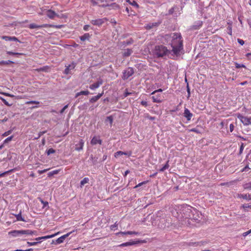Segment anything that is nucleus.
I'll return each mask as SVG.
<instances>
[{
	"mask_svg": "<svg viewBox=\"0 0 251 251\" xmlns=\"http://www.w3.org/2000/svg\"><path fill=\"white\" fill-rule=\"evenodd\" d=\"M40 103V102L36 100H31V101H28L25 102V104H39Z\"/></svg>",
	"mask_w": 251,
	"mask_h": 251,
	"instance_id": "41",
	"label": "nucleus"
},
{
	"mask_svg": "<svg viewBox=\"0 0 251 251\" xmlns=\"http://www.w3.org/2000/svg\"><path fill=\"white\" fill-rule=\"evenodd\" d=\"M152 101L154 102L160 103L162 101L161 95L158 94L151 97Z\"/></svg>",
	"mask_w": 251,
	"mask_h": 251,
	"instance_id": "21",
	"label": "nucleus"
},
{
	"mask_svg": "<svg viewBox=\"0 0 251 251\" xmlns=\"http://www.w3.org/2000/svg\"><path fill=\"white\" fill-rule=\"evenodd\" d=\"M133 52V50L130 49H127L125 50L123 52V56L124 57H128Z\"/></svg>",
	"mask_w": 251,
	"mask_h": 251,
	"instance_id": "20",
	"label": "nucleus"
},
{
	"mask_svg": "<svg viewBox=\"0 0 251 251\" xmlns=\"http://www.w3.org/2000/svg\"><path fill=\"white\" fill-rule=\"evenodd\" d=\"M106 19H98L96 20H93L91 21V23L95 25L100 26L104 23L106 21Z\"/></svg>",
	"mask_w": 251,
	"mask_h": 251,
	"instance_id": "10",
	"label": "nucleus"
},
{
	"mask_svg": "<svg viewBox=\"0 0 251 251\" xmlns=\"http://www.w3.org/2000/svg\"><path fill=\"white\" fill-rule=\"evenodd\" d=\"M11 133V130H8L6 132H5L3 134L2 136L4 137L7 136L9 135Z\"/></svg>",
	"mask_w": 251,
	"mask_h": 251,
	"instance_id": "58",
	"label": "nucleus"
},
{
	"mask_svg": "<svg viewBox=\"0 0 251 251\" xmlns=\"http://www.w3.org/2000/svg\"><path fill=\"white\" fill-rule=\"evenodd\" d=\"M46 239H48L47 235L36 238L35 239V240L37 241H40L41 240H46Z\"/></svg>",
	"mask_w": 251,
	"mask_h": 251,
	"instance_id": "45",
	"label": "nucleus"
},
{
	"mask_svg": "<svg viewBox=\"0 0 251 251\" xmlns=\"http://www.w3.org/2000/svg\"><path fill=\"white\" fill-rule=\"evenodd\" d=\"M60 233H61V232L59 231V232H56V233H55L54 234H53L47 235V238L49 239V238H53V237H55V236L59 234Z\"/></svg>",
	"mask_w": 251,
	"mask_h": 251,
	"instance_id": "46",
	"label": "nucleus"
},
{
	"mask_svg": "<svg viewBox=\"0 0 251 251\" xmlns=\"http://www.w3.org/2000/svg\"><path fill=\"white\" fill-rule=\"evenodd\" d=\"M68 107V105H66L60 111V114H62L66 109H67Z\"/></svg>",
	"mask_w": 251,
	"mask_h": 251,
	"instance_id": "61",
	"label": "nucleus"
},
{
	"mask_svg": "<svg viewBox=\"0 0 251 251\" xmlns=\"http://www.w3.org/2000/svg\"><path fill=\"white\" fill-rule=\"evenodd\" d=\"M0 99L2 101V102L6 105L9 106V104L8 102L3 98L0 97Z\"/></svg>",
	"mask_w": 251,
	"mask_h": 251,
	"instance_id": "55",
	"label": "nucleus"
},
{
	"mask_svg": "<svg viewBox=\"0 0 251 251\" xmlns=\"http://www.w3.org/2000/svg\"><path fill=\"white\" fill-rule=\"evenodd\" d=\"M169 167V161L164 165V166L159 170V172H163L165 170L168 169Z\"/></svg>",
	"mask_w": 251,
	"mask_h": 251,
	"instance_id": "31",
	"label": "nucleus"
},
{
	"mask_svg": "<svg viewBox=\"0 0 251 251\" xmlns=\"http://www.w3.org/2000/svg\"><path fill=\"white\" fill-rule=\"evenodd\" d=\"M237 198H242L245 200H251V195L250 194H237Z\"/></svg>",
	"mask_w": 251,
	"mask_h": 251,
	"instance_id": "19",
	"label": "nucleus"
},
{
	"mask_svg": "<svg viewBox=\"0 0 251 251\" xmlns=\"http://www.w3.org/2000/svg\"><path fill=\"white\" fill-rule=\"evenodd\" d=\"M6 53L9 55H22L23 53H19V52H14L12 51H8L6 52Z\"/></svg>",
	"mask_w": 251,
	"mask_h": 251,
	"instance_id": "47",
	"label": "nucleus"
},
{
	"mask_svg": "<svg viewBox=\"0 0 251 251\" xmlns=\"http://www.w3.org/2000/svg\"><path fill=\"white\" fill-rule=\"evenodd\" d=\"M55 152V151L52 148L49 149V150L46 151V153L48 154V155H49L50 154H52Z\"/></svg>",
	"mask_w": 251,
	"mask_h": 251,
	"instance_id": "39",
	"label": "nucleus"
},
{
	"mask_svg": "<svg viewBox=\"0 0 251 251\" xmlns=\"http://www.w3.org/2000/svg\"><path fill=\"white\" fill-rule=\"evenodd\" d=\"M250 169V168L249 167L248 165H247L241 170V171L242 172H246V171H248Z\"/></svg>",
	"mask_w": 251,
	"mask_h": 251,
	"instance_id": "60",
	"label": "nucleus"
},
{
	"mask_svg": "<svg viewBox=\"0 0 251 251\" xmlns=\"http://www.w3.org/2000/svg\"><path fill=\"white\" fill-rule=\"evenodd\" d=\"M123 154L126 155L127 153L125 152H123L122 151H118L115 153V157H118L119 155H123Z\"/></svg>",
	"mask_w": 251,
	"mask_h": 251,
	"instance_id": "38",
	"label": "nucleus"
},
{
	"mask_svg": "<svg viewBox=\"0 0 251 251\" xmlns=\"http://www.w3.org/2000/svg\"><path fill=\"white\" fill-rule=\"evenodd\" d=\"M13 138V136L12 135L10 137H7L5 140L3 141V144L7 143L11 141Z\"/></svg>",
	"mask_w": 251,
	"mask_h": 251,
	"instance_id": "44",
	"label": "nucleus"
},
{
	"mask_svg": "<svg viewBox=\"0 0 251 251\" xmlns=\"http://www.w3.org/2000/svg\"><path fill=\"white\" fill-rule=\"evenodd\" d=\"M11 63L13 64L14 63V62L10 60L0 61V65H9Z\"/></svg>",
	"mask_w": 251,
	"mask_h": 251,
	"instance_id": "36",
	"label": "nucleus"
},
{
	"mask_svg": "<svg viewBox=\"0 0 251 251\" xmlns=\"http://www.w3.org/2000/svg\"><path fill=\"white\" fill-rule=\"evenodd\" d=\"M46 24H43L41 25H37L35 24H30L28 25V27L30 29H34V28H42V27H46Z\"/></svg>",
	"mask_w": 251,
	"mask_h": 251,
	"instance_id": "18",
	"label": "nucleus"
},
{
	"mask_svg": "<svg viewBox=\"0 0 251 251\" xmlns=\"http://www.w3.org/2000/svg\"><path fill=\"white\" fill-rule=\"evenodd\" d=\"M103 94V92L101 93H99L98 95L93 97L92 98L90 99V102L91 103H94L97 101L100 97H102Z\"/></svg>",
	"mask_w": 251,
	"mask_h": 251,
	"instance_id": "22",
	"label": "nucleus"
},
{
	"mask_svg": "<svg viewBox=\"0 0 251 251\" xmlns=\"http://www.w3.org/2000/svg\"><path fill=\"white\" fill-rule=\"evenodd\" d=\"M46 15L50 19H53L55 17H59V15L54 11L49 9L46 12Z\"/></svg>",
	"mask_w": 251,
	"mask_h": 251,
	"instance_id": "9",
	"label": "nucleus"
},
{
	"mask_svg": "<svg viewBox=\"0 0 251 251\" xmlns=\"http://www.w3.org/2000/svg\"><path fill=\"white\" fill-rule=\"evenodd\" d=\"M134 73V70L132 68H128L123 72V75L122 76L123 79L124 80L127 79L128 77L132 76Z\"/></svg>",
	"mask_w": 251,
	"mask_h": 251,
	"instance_id": "6",
	"label": "nucleus"
},
{
	"mask_svg": "<svg viewBox=\"0 0 251 251\" xmlns=\"http://www.w3.org/2000/svg\"><path fill=\"white\" fill-rule=\"evenodd\" d=\"M170 53V51L163 45L156 46L155 47L154 53L158 57H163Z\"/></svg>",
	"mask_w": 251,
	"mask_h": 251,
	"instance_id": "3",
	"label": "nucleus"
},
{
	"mask_svg": "<svg viewBox=\"0 0 251 251\" xmlns=\"http://www.w3.org/2000/svg\"><path fill=\"white\" fill-rule=\"evenodd\" d=\"M1 38L6 41H11V36H2Z\"/></svg>",
	"mask_w": 251,
	"mask_h": 251,
	"instance_id": "50",
	"label": "nucleus"
},
{
	"mask_svg": "<svg viewBox=\"0 0 251 251\" xmlns=\"http://www.w3.org/2000/svg\"><path fill=\"white\" fill-rule=\"evenodd\" d=\"M47 132V130L40 131L38 133V137H35L34 139H38L42 135H43L44 134L46 133Z\"/></svg>",
	"mask_w": 251,
	"mask_h": 251,
	"instance_id": "48",
	"label": "nucleus"
},
{
	"mask_svg": "<svg viewBox=\"0 0 251 251\" xmlns=\"http://www.w3.org/2000/svg\"><path fill=\"white\" fill-rule=\"evenodd\" d=\"M202 22L199 21V25H198V26L197 27L196 25H194L193 26V28L194 29H198L200 27L202 26Z\"/></svg>",
	"mask_w": 251,
	"mask_h": 251,
	"instance_id": "53",
	"label": "nucleus"
},
{
	"mask_svg": "<svg viewBox=\"0 0 251 251\" xmlns=\"http://www.w3.org/2000/svg\"><path fill=\"white\" fill-rule=\"evenodd\" d=\"M184 116L187 118L188 121H190L193 116V114L188 109L185 108L184 112Z\"/></svg>",
	"mask_w": 251,
	"mask_h": 251,
	"instance_id": "17",
	"label": "nucleus"
},
{
	"mask_svg": "<svg viewBox=\"0 0 251 251\" xmlns=\"http://www.w3.org/2000/svg\"><path fill=\"white\" fill-rule=\"evenodd\" d=\"M237 41L241 45H243L244 44V41L242 39L238 38L237 39Z\"/></svg>",
	"mask_w": 251,
	"mask_h": 251,
	"instance_id": "63",
	"label": "nucleus"
},
{
	"mask_svg": "<svg viewBox=\"0 0 251 251\" xmlns=\"http://www.w3.org/2000/svg\"><path fill=\"white\" fill-rule=\"evenodd\" d=\"M235 67L236 68H245V66L243 64H238L237 63H235Z\"/></svg>",
	"mask_w": 251,
	"mask_h": 251,
	"instance_id": "49",
	"label": "nucleus"
},
{
	"mask_svg": "<svg viewBox=\"0 0 251 251\" xmlns=\"http://www.w3.org/2000/svg\"><path fill=\"white\" fill-rule=\"evenodd\" d=\"M74 231L70 232H69V233H67V234H65L64 235L61 236V237H60L59 238H58V239H56V242L57 243H59V244L63 243L64 240L68 237H69V236Z\"/></svg>",
	"mask_w": 251,
	"mask_h": 251,
	"instance_id": "12",
	"label": "nucleus"
},
{
	"mask_svg": "<svg viewBox=\"0 0 251 251\" xmlns=\"http://www.w3.org/2000/svg\"><path fill=\"white\" fill-rule=\"evenodd\" d=\"M236 181V180H232V181H229V182L221 183L220 184V186H230V185H233Z\"/></svg>",
	"mask_w": 251,
	"mask_h": 251,
	"instance_id": "26",
	"label": "nucleus"
},
{
	"mask_svg": "<svg viewBox=\"0 0 251 251\" xmlns=\"http://www.w3.org/2000/svg\"><path fill=\"white\" fill-rule=\"evenodd\" d=\"M125 0L126 1V2H128L130 5H131L137 8H139V4L135 0H133L132 1H131L130 0Z\"/></svg>",
	"mask_w": 251,
	"mask_h": 251,
	"instance_id": "28",
	"label": "nucleus"
},
{
	"mask_svg": "<svg viewBox=\"0 0 251 251\" xmlns=\"http://www.w3.org/2000/svg\"><path fill=\"white\" fill-rule=\"evenodd\" d=\"M135 93V92H128L127 91V89H126V90H125V92L124 94V98H126V97H127L129 95H132L133 94H134Z\"/></svg>",
	"mask_w": 251,
	"mask_h": 251,
	"instance_id": "40",
	"label": "nucleus"
},
{
	"mask_svg": "<svg viewBox=\"0 0 251 251\" xmlns=\"http://www.w3.org/2000/svg\"><path fill=\"white\" fill-rule=\"evenodd\" d=\"M59 173V170H54L52 172H50L49 174H48V176H52L54 175H56V174H57L58 173Z\"/></svg>",
	"mask_w": 251,
	"mask_h": 251,
	"instance_id": "42",
	"label": "nucleus"
},
{
	"mask_svg": "<svg viewBox=\"0 0 251 251\" xmlns=\"http://www.w3.org/2000/svg\"><path fill=\"white\" fill-rule=\"evenodd\" d=\"M159 24H160V23H150L149 24H148L146 25V28L147 29H151L154 27L158 26Z\"/></svg>",
	"mask_w": 251,
	"mask_h": 251,
	"instance_id": "24",
	"label": "nucleus"
},
{
	"mask_svg": "<svg viewBox=\"0 0 251 251\" xmlns=\"http://www.w3.org/2000/svg\"><path fill=\"white\" fill-rule=\"evenodd\" d=\"M227 29L228 30V33L231 35H232V28H231V26H229L228 27H227Z\"/></svg>",
	"mask_w": 251,
	"mask_h": 251,
	"instance_id": "64",
	"label": "nucleus"
},
{
	"mask_svg": "<svg viewBox=\"0 0 251 251\" xmlns=\"http://www.w3.org/2000/svg\"><path fill=\"white\" fill-rule=\"evenodd\" d=\"M190 246H201V242H190L189 243V244Z\"/></svg>",
	"mask_w": 251,
	"mask_h": 251,
	"instance_id": "43",
	"label": "nucleus"
},
{
	"mask_svg": "<svg viewBox=\"0 0 251 251\" xmlns=\"http://www.w3.org/2000/svg\"><path fill=\"white\" fill-rule=\"evenodd\" d=\"M33 233L32 230H13L9 232L8 234L13 237L20 236L24 234L25 235H32Z\"/></svg>",
	"mask_w": 251,
	"mask_h": 251,
	"instance_id": "4",
	"label": "nucleus"
},
{
	"mask_svg": "<svg viewBox=\"0 0 251 251\" xmlns=\"http://www.w3.org/2000/svg\"><path fill=\"white\" fill-rule=\"evenodd\" d=\"M103 83V81L102 79H100L97 82L92 84L89 87V88L92 90H94L95 89L98 88Z\"/></svg>",
	"mask_w": 251,
	"mask_h": 251,
	"instance_id": "14",
	"label": "nucleus"
},
{
	"mask_svg": "<svg viewBox=\"0 0 251 251\" xmlns=\"http://www.w3.org/2000/svg\"><path fill=\"white\" fill-rule=\"evenodd\" d=\"M163 90L162 89H159L152 92L151 94L153 95L155 94L156 92H161Z\"/></svg>",
	"mask_w": 251,
	"mask_h": 251,
	"instance_id": "62",
	"label": "nucleus"
},
{
	"mask_svg": "<svg viewBox=\"0 0 251 251\" xmlns=\"http://www.w3.org/2000/svg\"><path fill=\"white\" fill-rule=\"evenodd\" d=\"M90 92L88 91H82L79 92L75 94V98H77L78 96H80L81 95H88L89 94Z\"/></svg>",
	"mask_w": 251,
	"mask_h": 251,
	"instance_id": "25",
	"label": "nucleus"
},
{
	"mask_svg": "<svg viewBox=\"0 0 251 251\" xmlns=\"http://www.w3.org/2000/svg\"><path fill=\"white\" fill-rule=\"evenodd\" d=\"M11 41H16V42H21L18 39L15 37V36H13V37H11Z\"/></svg>",
	"mask_w": 251,
	"mask_h": 251,
	"instance_id": "59",
	"label": "nucleus"
},
{
	"mask_svg": "<svg viewBox=\"0 0 251 251\" xmlns=\"http://www.w3.org/2000/svg\"><path fill=\"white\" fill-rule=\"evenodd\" d=\"M102 144V140L100 138V137L94 136L91 141V144L92 145H95L96 144L101 145Z\"/></svg>",
	"mask_w": 251,
	"mask_h": 251,
	"instance_id": "13",
	"label": "nucleus"
},
{
	"mask_svg": "<svg viewBox=\"0 0 251 251\" xmlns=\"http://www.w3.org/2000/svg\"><path fill=\"white\" fill-rule=\"evenodd\" d=\"M106 121H108L110 125H111L112 124V123H113V118L112 116H108L106 118Z\"/></svg>",
	"mask_w": 251,
	"mask_h": 251,
	"instance_id": "52",
	"label": "nucleus"
},
{
	"mask_svg": "<svg viewBox=\"0 0 251 251\" xmlns=\"http://www.w3.org/2000/svg\"><path fill=\"white\" fill-rule=\"evenodd\" d=\"M46 27H53L55 28H61L63 26V25H54L50 24H46Z\"/></svg>",
	"mask_w": 251,
	"mask_h": 251,
	"instance_id": "30",
	"label": "nucleus"
},
{
	"mask_svg": "<svg viewBox=\"0 0 251 251\" xmlns=\"http://www.w3.org/2000/svg\"><path fill=\"white\" fill-rule=\"evenodd\" d=\"M144 241L140 240H137L136 241H130L127 242L122 243V244L120 245L119 246L120 247H126V246H133L139 243H143Z\"/></svg>",
	"mask_w": 251,
	"mask_h": 251,
	"instance_id": "7",
	"label": "nucleus"
},
{
	"mask_svg": "<svg viewBox=\"0 0 251 251\" xmlns=\"http://www.w3.org/2000/svg\"><path fill=\"white\" fill-rule=\"evenodd\" d=\"M243 187L244 189L251 190V182L245 184Z\"/></svg>",
	"mask_w": 251,
	"mask_h": 251,
	"instance_id": "35",
	"label": "nucleus"
},
{
	"mask_svg": "<svg viewBox=\"0 0 251 251\" xmlns=\"http://www.w3.org/2000/svg\"><path fill=\"white\" fill-rule=\"evenodd\" d=\"M190 131H192V132H195V133H200V131L196 128H192L191 129L189 130Z\"/></svg>",
	"mask_w": 251,
	"mask_h": 251,
	"instance_id": "56",
	"label": "nucleus"
},
{
	"mask_svg": "<svg viewBox=\"0 0 251 251\" xmlns=\"http://www.w3.org/2000/svg\"><path fill=\"white\" fill-rule=\"evenodd\" d=\"M175 212H176V215L174 216L177 219L198 220L200 218L199 211L188 205H181L177 210L176 209Z\"/></svg>",
	"mask_w": 251,
	"mask_h": 251,
	"instance_id": "1",
	"label": "nucleus"
},
{
	"mask_svg": "<svg viewBox=\"0 0 251 251\" xmlns=\"http://www.w3.org/2000/svg\"><path fill=\"white\" fill-rule=\"evenodd\" d=\"M40 201L42 204V209H44L46 207L48 206L49 203L47 201H44L41 198H39Z\"/></svg>",
	"mask_w": 251,
	"mask_h": 251,
	"instance_id": "27",
	"label": "nucleus"
},
{
	"mask_svg": "<svg viewBox=\"0 0 251 251\" xmlns=\"http://www.w3.org/2000/svg\"><path fill=\"white\" fill-rule=\"evenodd\" d=\"M242 207L245 210H248V209L249 208L251 210V203L248 204H243Z\"/></svg>",
	"mask_w": 251,
	"mask_h": 251,
	"instance_id": "37",
	"label": "nucleus"
},
{
	"mask_svg": "<svg viewBox=\"0 0 251 251\" xmlns=\"http://www.w3.org/2000/svg\"><path fill=\"white\" fill-rule=\"evenodd\" d=\"M237 117L244 126L251 125V117L244 116L240 114H237Z\"/></svg>",
	"mask_w": 251,
	"mask_h": 251,
	"instance_id": "5",
	"label": "nucleus"
},
{
	"mask_svg": "<svg viewBox=\"0 0 251 251\" xmlns=\"http://www.w3.org/2000/svg\"><path fill=\"white\" fill-rule=\"evenodd\" d=\"M76 66V64L74 62H72L71 64L66 66V69L64 70V74L68 75L71 73V71L75 69Z\"/></svg>",
	"mask_w": 251,
	"mask_h": 251,
	"instance_id": "8",
	"label": "nucleus"
},
{
	"mask_svg": "<svg viewBox=\"0 0 251 251\" xmlns=\"http://www.w3.org/2000/svg\"><path fill=\"white\" fill-rule=\"evenodd\" d=\"M165 39L171 40L170 45L172 48V52L176 55L180 54L183 50V40L180 33H172L166 35Z\"/></svg>",
	"mask_w": 251,
	"mask_h": 251,
	"instance_id": "2",
	"label": "nucleus"
},
{
	"mask_svg": "<svg viewBox=\"0 0 251 251\" xmlns=\"http://www.w3.org/2000/svg\"><path fill=\"white\" fill-rule=\"evenodd\" d=\"M91 37V35L89 33H86L82 36H81L79 38L81 41H85L86 40H88Z\"/></svg>",
	"mask_w": 251,
	"mask_h": 251,
	"instance_id": "23",
	"label": "nucleus"
},
{
	"mask_svg": "<svg viewBox=\"0 0 251 251\" xmlns=\"http://www.w3.org/2000/svg\"><path fill=\"white\" fill-rule=\"evenodd\" d=\"M50 69V67H49L48 66H44L42 68L39 69L38 70L40 71L48 72H49Z\"/></svg>",
	"mask_w": 251,
	"mask_h": 251,
	"instance_id": "33",
	"label": "nucleus"
},
{
	"mask_svg": "<svg viewBox=\"0 0 251 251\" xmlns=\"http://www.w3.org/2000/svg\"><path fill=\"white\" fill-rule=\"evenodd\" d=\"M89 178L88 177H85L80 182V185L81 186H83L84 184L88 183L89 182Z\"/></svg>",
	"mask_w": 251,
	"mask_h": 251,
	"instance_id": "34",
	"label": "nucleus"
},
{
	"mask_svg": "<svg viewBox=\"0 0 251 251\" xmlns=\"http://www.w3.org/2000/svg\"><path fill=\"white\" fill-rule=\"evenodd\" d=\"M0 94H1L4 96H7V97H11V98H13L14 97V96L13 95H11L10 94H9V93H4V92H0Z\"/></svg>",
	"mask_w": 251,
	"mask_h": 251,
	"instance_id": "54",
	"label": "nucleus"
},
{
	"mask_svg": "<svg viewBox=\"0 0 251 251\" xmlns=\"http://www.w3.org/2000/svg\"><path fill=\"white\" fill-rule=\"evenodd\" d=\"M133 43V40L132 39H130L129 40H126V41H124L121 43L123 46H126L127 45L132 44Z\"/></svg>",
	"mask_w": 251,
	"mask_h": 251,
	"instance_id": "29",
	"label": "nucleus"
},
{
	"mask_svg": "<svg viewBox=\"0 0 251 251\" xmlns=\"http://www.w3.org/2000/svg\"><path fill=\"white\" fill-rule=\"evenodd\" d=\"M84 145V141L82 139H80L78 143L75 145V150L76 151H80L83 150Z\"/></svg>",
	"mask_w": 251,
	"mask_h": 251,
	"instance_id": "11",
	"label": "nucleus"
},
{
	"mask_svg": "<svg viewBox=\"0 0 251 251\" xmlns=\"http://www.w3.org/2000/svg\"><path fill=\"white\" fill-rule=\"evenodd\" d=\"M148 182V181H143L141 183H139V184H138L137 185H136L135 187H134V188H136L137 187H139L140 186H141L143 184H145L146 183H147Z\"/></svg>",
	"mask_w": 251,
	"mask_h": 251,
	"instance_id": "51",
	"label": "nucleus"
},
{
	"mask_svg": "<svg viewBox=\"0 0 251 251\" xmlns=\"http://www.w3.org/2000/svg\"><path fill=\"white\" fill-rule=\"evenodd\" d=\"M41 243V241H36V242H27V245L28 247L33 246H36L38 244H40Z\"/></svg>",
	"mask_w": 251,
	"mask_h": 251,
	"instance_id": "32",
	"label": "nucleus"
},
{
	"mask_svg": "<svg viewBox=\"0 0 251 251\" xmlns=\"http://www.w3.org/2000/svg\"><path fill=\"white\" fill-rule=\"evenodd\" d=\"M108 0H96V2H98L97 5L99 6L105 7L107 6L108 5L107 4Z\"/></svg>",
	"mask_w": 251,
	"mask_h": 251,
	"instance_id": "16",
	"label": "nucleus"
},
{
	"mask_svg": "<svg viewBox=\"0 0 251 251\" xmlns=\"http://www.w3.org/2000/svg\"><path fill=\"white\" fill-rule=\"evenodd\" d=\"M174 11H175V7H173L169 10L168 14L169 15H172L174 12Z\"/></svg>",
	"mask_w": 251,
	"mask_h": 251,
	"instance_id": "57",
	"label": "nucleus"
},
{
	"mask_svg": "<svg viewBox=\"0 0 251 251\" xmlns=\"http://www.w3.org/2000/svg\"><path fill=\"white\" fill-rule=\"evenodd\" d=\"M132 234L139 235L140 233L138 232L131 231H125V232L121 231V232H119L116 233L117 235H122V236H124L125 235H132Z\"/></svg>",
	"mask_w": 251,
	"mask_h": 251,
	"instance_id": "15",
	"label": "nucleus"
}]
</instances>
